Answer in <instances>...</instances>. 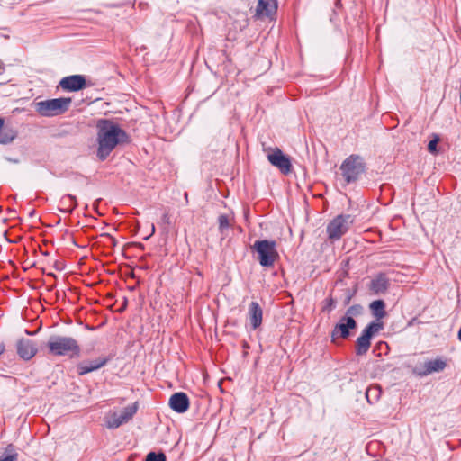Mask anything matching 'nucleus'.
I'll return each mask as SVG.
<instances>
[{
	"instance_id": "5701e85b",
	"label": "nucleus",
	"mask_w": 461,
	"mask_h": 461,
	"mask_svg": "<svg viewBox=\"0 0 461 461\" xmlns=\"http://www.w3.org/2000/svg\"><path fill=\"white\" fill-rule=\"evenodd\" d=\"M362 312L363 307L360 304H354L347 310L345 316L354 318V316H358L362 314Z\"/></svg>"
},
{
	"instance_id": "423d86ee",
	"label": "nucleus",
	"mask_w": 461,
	"mask_h": 461,
	"mask_svg": "<svg viewBox=\"0 0 461 461\" xmlns=\"http://www.w3.org/2000/svg\"><path fill=\"white\" fill-rule=\"evenodd\" d=\"M353 224V218L349 214H339L332 219L327 225L328 238L331 240H339L348 232Z\"/></svg>"
},
{
	"instance_id": "4be33fe9",
	"label": "nucleus",
	"mask_w": 461,
	"mask_h": 461,
	"mask_svg": "<svg viewBox=\"0 0 461 461\" xmlns=\"http://www.w3.org/2000/svg\"><path fill=\"white\" fill-rule=\"evenodd\" d=\"M218 222L220 232L223 234L224 231L227 230L230 227L229 217L225 214H221L218 218Z\"/></svg>"
},
{
	"instance_id": "39448f33",
	"label": "nucleus",
	"mask_w": 461,
	"mask_h": 461,
	"mask_svg": "<svg viewBox=\"0 0 461 461\" xmlns=\"http://www.w3.org/2000/svg\"><path fill=\"white\" fill-rule=\"evenodd\" d=\"M71 103L70 98H54L35 104L36 112L41 116L52 117L65 113Z\"/></svg>"
},
{
	"instance_id": "9b49d317",
	"label": "nucleus",
	"mask_w": 461,
	"mask_h": 461,
	"mask_svg": "<svg viewBox=\"0 0 461 461\" xmlns=\"http://www.w3.org/2000/svg\"><path fill=\"white\" fill-rule=\"evenodd\" d=\"M110 360V357H101L96 359L82 361L77 365V372L79 375H86L104 366Z\"/></svg>"
},
{
	"instance_id": "2eb2a0df",
	"label": "nucleus",
	"mask_w": 461,
	"mask_h": 461,
	"mask_svg": "<svg viewBox=\"0 0 461 461\" xmlns=\"http://www.w3.org/2000/svg\"><path fill=\"white\" fill-rule=\"evenodd\" d=\"M368 287L375 294H384L389 287V279L385 274L380 273L371 280Z\"/></svg>"
},
{
	"instance_id": "dca6fc26",
	"label": "nucleus",
	"mask_w": 461,
	"mask_h": 461,
	"mask_svg": "<svg viewBox=\"0 0 461 461\" xmlns=\"http://www.w3.org/2000/svg\"><path fill=\"white\" fill-rule=\"evenodd\" d=\"M248 314L251 328L257 330L262 323V308L257 302H251L249 306Z\"/></svg>"
},
{
	"instance_id": "a878e982",
	"label": "nucleus",
	"mask_w": 461,
	"mask_h": 461,
	"mask_svg": "<svg viewBox=\"0 0 461 461\" xmlns=\"http://www.w3.org/2000/svg\"><path fill=\"white\" fill-rule=\"evenodd\" d=\"M438 141H439V138L438 136H435V138L429 142L428 150L430 153L437 152V145H438Z\"/></svg>"
},
{
	"instance_id": "412c9836",
	"label": "nucleus",
	"mask_w": 461,
	"mask_h": 461,
	"mask_svg": "<svg viewBox=\"0 0 461 461\" xmlns=\"http://www.w3.org/2000/svg\"><path fill=\"white\" fill-rule=\"evenodd\" d=\"M18 454L14 450L12 445H9L4 455L0 457V461H17Z\"/></svg>"
},
{
	"instance_id": "1a4fd4ad",
	"label": "nucleus",
	"mask_w": 461,
	"mask_h": 461,
	"mask_svg": "<svg viewBox=\"0 0 461 461\" xmlns=\"http://www.w3.org/2000/svg\"><path fill=\"white\" fill-rule=\"evenodd\" d=\"M267 159L271 165L277 167L285 175L289 174L292 170L290 158L278 148H276L271 153L267 154Z\"/></svg>"
},
{
	"instance_id": "bb28decb",
	"label": "nucleus",
	"mask_w": 461,
	"mask_h": 461,
	"mask_svg": "<svg viewBox=\"0 0 461 461\" xmlns=\"http://www.w3.org/2000/svg\"><path fill=\"white\" fill-rule=\"evenodd\" d=\"M335 300L331 297L328 298L325 301V305L323 306V311L330 312L335 308Z\"/></svg>"
},
{
	"instance_id": "20e7f679",
	"label": "nucleus",
	"mask_w": 461,
	"mask_h": 461,
	"mask_svg": "<svg viewBox=\"0 0 461 461\" xmlns=\"http://www.w3.org/2000/svg\"><path fill=\"white\" fill-rule=\"evenodd\" d=\"M365 163L361 157L350 155L340 165L339 170L347 184L356 182L365 171Z\"/></svg>"
},
{
	"instance_id": "6ab92c4d",
	"label": "nucleus",
	"mask_w": 461,
	"mask_h": 461,
	"mask_svg": "<svg viewBox=\"0 0 461 461\" xmlns=\"http://www.w3.org/2000/svg\"><path fill=\"white\" fill-rule=\"evenodd\" d=\"M59 203L62 206V208H60V211L68 213H71L74 211V209L77 206L76 196L71 194L64 195L60 199Z\"/></svg>"
},
{
	"instance_id": "7ed1b4c3",
	"label": "nucleus",
	"mask_w": 461,
	"mask_h": 461,
	"mask_svg": "<svg viewBox=\"0 0 461 461\" xmlns=\"http://www.w3.org/2000/svg\"><path fill=\"white\" fill-rule=\"evenodd\" d=\"M252 249L257 252L258 260L264 267H272L279 257L275 240H256Z\"/></svg>"
},
{
	"instance_id": "f03ea898",
	"label": "nucleus",
	"mask_w": 461,
	"mask_h": 461,
	"mask_svg": "<svg viewBox=\"0 0 461 461\" xmlns=\"http://www.w3.org/2000/svg\"><path fill=\"white\" fill-rule=\"evenodd\" d=\"M47 347L49 353L56 357L68 356L69 357H78L81 352L80 346L77 339L68 336H50Z\"/></svg>"
},
{
	"instance_id": "f3484780",
	"label": "nucleus",
	"mask_w": 461,
	"mask_h": 461,
	"mask_svg": "<svg viewBox=\"0 0 461 461\" xmlns=\"http://www.w3.org/2000/svg\"><path fill=\"white\" fill-rule=\"evenodd\" d=\"M17 137V131L12 127L5 126V121L0 117V144L11 143Z\"/></svg>"
},
{
	"instance_id": "c85d7f7f",
	"label": "nucleus",
	"mask_w": 461,
	"mask_h": 461,
	"mask_svg": "<svg viewBox=\"0 0 461 461\" xmlns=\"http://www.w3.org/2000/svg\"><path fill=\"white\" fill-rule=\"evenodd\" d=\"M155 230H156L155 225H154V223H151V225H150V233L146 235V236H144L143 240H149L155 233Z\"/></svg>"
},
{
	"instance_id": "0eeeda50",
	"label": "nucleus",
	"mask_w": 461,
	"mask_h": 461,
	"mask_svg": "<svg viewBox=\"0 0 461 461\" xmlns=\"http://www.w3.org/2000/svg\"><path fill=\"white\" fill-rule=\"evenodd\" d=\"M383 329V323L378 321H371L362 331V334L356 341V354L362 356L366 354L370 346L372 337Z\"/></svg>"
},
{
	"instance_id": "9d476101",
	"label": "nucleus",
	"mask_w": 461,
	"mask_h": 461,
	"mask_svg": "<svg viewBox=\"0 0 461 461\" xmlns=\"http://www.w3.org/2000/svg\"><path fill=\"white\" fill-rule=\"evenodd\" d=\"M356 327L357 321H355L354 318H351L349 316H343L335 325L331 332V338L333 340L339 337L342 339H347L350 335V330L356 329Z\"/></svg>"
},
{
	"instance_id": "cd10ccee",
	"label": "nucleus",
	"mask_w": 461,
	"mask_h": 461,
	"mask_svg": "<svg viewBox=\"0 0 461 461\" xmlns=\"http://www.w3.org/2000/svg\"><path fill=\"white\" fill-rule=\"evenodd\" d=\"M269 5V3L267 0H259L258 5V11L263 12L266 11V14H268L269 11L267 10V7Z\"/></svg>"
},
{
	"instance_id": "4468645a",
	"label": "nucleus",
	"mask_w": 461,
	"mask_h": 461,
	"mask_svg": "<svg viewBox=\"0 0 461 461\" xmlns=\"http://www.w3.org/2000/svg\"><path fill=\"white\" fill-rule=\"evenodd\" d=\"M169 406L176 412H185L189 408L188 396L182 392L174 393L169 399Z\"/></svg>"
},
{
	"instance_id": "f704fd0d",
	"label": "nucleus",
	"mask_w": 461,
	"mask_h": 461,
	"mask_svg": "<svg viewBox=\"0 0 461 461\" xmlns=\"http://www.w3.org/2000/svg\"><path fill=\"white\" fill-rule=\"evenodd\" d=\"M122 309L126 308V301L124 302V304H122Z\"/></svg>"
},
{
	"instance_id": "ddd939ff",
	"label": "nucleus",
	"mask_w": 461,
	"mask_h": 461,
	"mask_svg": "<svg viewBox=\"0 0 461 461\" xmlns=\"http://www.w3.org/2000/svg\"><path fill=\"white\" fill-rule=\"evenodd\" d=\"M16 351L22 359L30 360L36 355L38 349L32 340L23 338L17 341Z\"/></svg>"
},
{
	"instance_id": "c756f323",
	"label": "nucleus",
	"mask_w": 461,
	"mask_h": 461,
	"mask_svg": "<svg viewBox=\"0 0 461 461\" xmlns=\"http://www.w3.org/2000/svg\"><path fill=\"white\" fill-rule=\"evenodd\" d=\"M162 221L163 222L167 223V224H170V216L167 212H165L163 215H162Z\"/></svg>"
},
{
	"instance_id": "2f4dec72",
	"label": "nucleus",
	"mask_w": 461,
	"mask_h": 461,
	"mask_svg": "<svg viewBox=\"0 0 461 461\" xmlns=\"http://www.w3.org/2000/svg\"><path fill=\"white\" fill-rule=\"evenodd\" d=\"M6 159H7L8 161H10V162H13V163H18V162H19V160H18V159L8 158H6Z\"/></svg>"
},
{
	"instance_id": "72a5a7b5",
	"label": "nucleus",
	"mask_w": 461,
	"mask_h": 461,
	"mask_svg": "<svg viewBox=\"0 0 461 461\" xmlns=\"http://www.w3.org/2000/svg\"><path fill=\"white\" fill-rule=\"evenodd\" d=\"M3 351H4V346H1V347H0V354H2V353H3Z\"/></svg>"
},
{
	"instance_id": "7c9ffc66",
	"label": "nucleus",
	"mask_w": 461,
	"mask_h": 461,
	"mask_svg": "<svg viewBox=\"0 0 461 461\" xmlns=\"http://www.w3.org/2000/svg\"><path fill=\"white\" fill-rule=\"evenodd\" d=\"M35 214H36V213H35V211H34V210H32V211H31V212H29V217H30V218H33V217L35 216Z\"/></svg>"
},
{
	"instance_id": "c9c22d12",
	"label": "nucleus",
	"mask_w": 461,
	"mask_h": 461,
	"mask_svg": "<svg viewBox=\"0 0 461 461\" xmlns=\"http://www.w3.org/2000/svg\"><path fill=\"white\" fill-rule=\"evenodd\" d=\"M122 309L126 308V301L124 302V304H122Z\"/></svg>"
},
{
	"instance_id": "a211bd4d",
	"label": "nucleus",
	"mask_w": 461,
	"mask_h": 461,
	"mask_svg": "<svg viewBox=\"0 0 461 461\" xmlns=\"http://www.w3.org/2000/svg\"><path fill=\"white\" fill-rule=\"evenodd\" d=\"M446 366V362L440 358L427 361L424 365L425 370L420 373V375H428L434 372H440Z\"/></svg>"
},
{
	"instance_id": "b1692460",
	"label": "nucleus",
	"mask_w": 461,
	"mask_h": 461,
	"mask_svg": "<svg viewBox=\"0 0 461 461\" xmlns=\"http://www.w3.org/2000/svg\"><path fill=\"white\" fill-rule=\"evenodd\" d=\"M366 397L368 402H373L374 401H376L379 398V389L376 387H370L366 392Z\"/></svg>"
},
{
	"instance_id": "393cba45",
	"label": "nucleus",
	"mask_w": 461,
	"mask_h": 461,
	"mask_svg": "<svg viewBox=\"0 0 461 461\" xmlns=\"http://www.w3.org/2000/svg\"><path fill=\"white\" fill-rule=\"evenodd\" d=\"M144 461H167V457L163 452H149Z\"/></svg>"
},
{
	"instance_id": "6e6552de",
	"label": "nucleus",
	"mask_w": 461,
	"mask_h": 461,
	"mask_svg": "<svg viewBox=\"0 0 461 461\" xmlns=\"http://www.w3.org/2000/svg\"><path fill=\"white\" fill-rule=\"evenodd\" d=\"M138 406L137 403H133L123 408L120 413H113L111 418L107 420L106 426L109 429H116L119 428L123 423L128 422L133 415L137 412Z\"/></svg>"
},
{
	"instance_id": "f8f14e48",
	"label": "nucleus",
	"mask_w": 461,
	"mask_h": 461,
	"mask_svg": "<svg viewBox=\"0 0 461 461\" xmlns=\"http://www.w3.org/2000/svg\"><path fill=\"white\" fill-rule=\"evenodd\" d=\"M86 78L82 75H72L63 77L59 81V86L66 91L77 92L85 88Z\"/></svg>"
},
{
	"instance_id": "f257e3e1",
	"label": "nucleus",
	"mask_w": 461,
	"mask_h": 461,
	"mask_svg": "<svg viewBox=\"0 0 461 461\" xmlns=\"http://www.w3.org/2000/svg\"><path fill=\"white\" fill-rule=\"evenodd\" d=\"M97 129V157L104 161L119 144L130 142V136L118 123L108 119H99Z\"/></svg>"
},
{
	"instance_id": "473e14b6",
	"label": "nucleus",
	"mask_w": 461,
	"mask_h": 461,
	"mask_svg": "<svg viewBox=\"0 0 461 461\" xmlns=\"http://www.w3.org/2000/svg\"><path fill=\"white\" fill-rule=\"evenodd\" d=\"M48 276H53V277H56V275L53 274V273H49Z\"/></svg>"
},
{
	"instance_id": "aec40b11",
	"label": "nucleus",
	"mask_w": 461,
	"mask_h": 461,
	"mask_svg": "<svg viewBox=\"0 0 461 461\" xmlns=\"http://www.w3.org/2000/svg\"><path fill=\"white\" fill-rule=\"evenodd\" d=\"M370 310L372 311L373 315L377 319H383L385 312V303L383 300H375L370 303Z\"/></svg>"
}]
</instances>
